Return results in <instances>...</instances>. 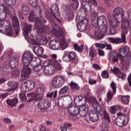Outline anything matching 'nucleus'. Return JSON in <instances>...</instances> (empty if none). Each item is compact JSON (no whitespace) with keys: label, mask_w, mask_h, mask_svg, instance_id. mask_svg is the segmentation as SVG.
Returning a JSON list of instances; mask_svg holds the SVG:
<instances>
[{"label":"nucleus","mask_w":131,"mask_h":131,"mask_svg":"<svg viewBox=\"0 0 131 131\" xmlns=\"http://www.w3.org/2000/svg\"><path fill=\"white\" fill-rule=\"evenodd\" d=\"M10 12L8 7H6L5 4H0V32H3V26L5 25V32L8 36H12L13 31H12V26L11 23L8 20H5L7 18V15Z\"/></svg>","instance_id":"1"},{"label":"nucleus","mask_w":131,"mask_h":131,"mask_svg":"<svg viewBox=\"0 0 131 131\" xmlns=\"http://www.w3.org/2000/svg\"><path fill=\"white\" fill-rule=\"evenodd\" d=\"M91 24L94 28H97L100 26L107 25V18L104 15L98 16V13L95 11H92L90 15Z\"/></svg>","instance_id":"2"},{"label":"nucleus","mask_w":131,"mask_h":131,"mask_svg":"<svg viewBox=\"0 0 131 131\" xmlns=\"http://www.w3.org/2000/svg\"><path fill=\"white\" fill-rule=\"evenodd\" d=\"M84 14V10L81 9L79 10L77 13V16L76 17V20L77 22L80 23L79 25L77 26V28L80 30V31H84L85 30V28L86 25L89 24V21L87 18H85V16H82Z\"/></svg>","instance_id":"3"},{"label":"nucleus","mask_w":131,"mask_h":131,"mask_svg":"<svg viewBox=\"0 0 131 131\" xmlns=\"http://www.w3.org/2000/svg\"><path fill=\"white\" fill-rule=\"evenodd\" d=\"M68 113L70 115H78L80 114L81 116H85L88 111H89V107L86 105H83L80 108H78L77 106L73 105L68 108Z\"/></svg>","instance_id":"4"},{"label":"nucleus","mask_w":131,"mask_h":131,"mask_svg":"<svg viewBox=\"0 0 131 131\" xmlns=\"http://www.w3.org/2000/svg\"><path fill=\"white\" fill-rule=\"evenodd\" d=\"M42 14V10H41V7L38 6L37 8H35L34 10H32L29 16V22H35V24L36 22H39L41 21L42 18H40V20L39 17H37L38 14L41 15Z\"/></svg>","instance_id":"5"},{"label":"nucleus","mask_w":131,"mask_h":131,"mask_svg":"<svg viewBox=\"0 0 131 131\" xmlns=\"http://www.w3.org/2000/svg\"><path fill=\"white\" fill-rule=\"evenodd\" d=\"M43 93H45L43 88L39 87L36 89V92L28 93L27 94L28 102H32L33 99L43 98Z\"/></svg>","instance_id":"6"},{"label":"nucleus","mask_w":131,"mask_h":131,"mask_svg":"<svg viewBox=\"0 0 131 131\" xmlns=\"http://www.w3.org/2000/svg\"><path fill=\"white\" fill-rule=\"evenodd\" d=\"M23 68L21 70L20 81H25L30 77L31 68L29 63H23Z\"/></svg>","instance_id":"7"},{"label":"nucleus","mask_w":131,"mask_h":131,"mask_svg":"<svg viewBox=\"0 0 131 131\" xmlns=\"http://www.w3.org/2000/svg\"><path fill=\"white\" fill-rule=\"evenodd\" d=\"M94 6V7H97L98 6V2L96 0H82V5L83 7L80 8L79 11H80L81 9L84 10V12L82 14V16H84L85 17V12H90L91 9H92V4Z\"/></svg>","instance_id":"8"},{"label":"nucleus","mask_w":131,"mask_h":131,"mask_svg":"<svg viewBox=\"0 0 131 131\" xmlns=\"http://www.w3.org/2000/svg\"><path fill=\"white\" fill-rule=\"evenodd\" d=\"M33 101L36 102L38 108L40 110H46L51 106V102L45 99V98L40 97V98H34Z\"/></svg>","instance_id":"9"},{"label":"nucleus","mask_w":131,"mask_h":131,"mask_svg":"<svg viewBox=\"0 0 131 131\" xmlns=\"http://www.w3.org/2000/svg\"><path fill=\"white\" fill-rule=\"evenodd\" d=\"M51 83L54 89H60L65 83V78L60 75L56 76L52 79Z\"/></svg>","instance_id":"10"},{"label":"nucleus","mask_w":131,"mask_h":131,"mask_svg":"<svg viewBox=\"0 0 131 131\" xmlns=\"http://www.w3.org/2000/svg\"><path fill=\"white\" fill-rule=\"evenodd\" d=\"M99 114L101 116H103L104 119H105L106 122V123L105 122H102L101 131H107L109 129V125H108V123L110 122V117L108 115V113H107L106 110H101L99 112Z\"/></svg>","instance_id":"11"},{"label":"nucleus","mask_w":131,"mask_h":131,"mask_svg":"<svg viewBox=\"0 0 131 131\" xmlns=\"http://www.w3.org/2000/svg\"><path fill=\"white\" fill-rule=\"evenodd\" d=\"M35 86L34 82L32 80H27L23 83L20 86V91L22 93H26L33 90Z\"/></svg>","instance_id":"12"},{"label":"nucleus","mask_w":131,"mask_h":131,"mask_svg":"<svg viewBox=\"0 0 131 131\" xmlns=\"http://www.w3.org/2000/svg\"><path fill=\"white\" fill-rule=\"evenodd\" d=\"M130 50L128 46L125 47H121L119 49V52L118 54V58H119L120 61L123 63L125 61V57L129 54Z\"/></svg>","instance_id":"13"},{"label":"nucleus","mask_w":131,"mask_h":131,"mask_svg":"<svg viewBox=\"0 0 131 131\" xmlns=\"http://www.w3.org/2000/svg\"><path fill=\"white\" fill-rule=\"evenodd\" d=\"M131 20L125 18L123 20H122V25L121 28L123 29L122 31L121 34L124 35V37L126 38V34H127L128 32V28H129L130 24H131Z\"/></svg>","instance_id":"14"},{"label":"nucleus","mask_w":131,"mask_h":131,"mask_svg":"<svg viewBox=\"0 0 131 131\" xmlns=\"http://www.w3.org/2000/svg\"><path fill=\"white\" fill-rule=\"evenodd\" d=\"M35 28H36L37 32L39 34L50 31V27L48 26L43 25V24L41 23L40 21L35 23Z\"/></svg>","instance_id":"15"},{"label":"nucleus","mask_w":131,"mask_h":131,"mask_svg":"<svg viewBox=\"0 0 131 131\" xmlns=\"http://www.w3.org/2000/svg\"><path fill=\"white\" fill-rule=\"evenodd\" d=\"M76 58V53L74 52H69L66 51L64 52V55L62 57V60L64 62L69 63L71 61L75 60Z\"/></svg>","instance_id":"16"},{"label":"nucleus","mask_w":131,"mask_h":131,"mask_svg":"<svg viewBox=\"0 0 131 131\" xmlns=\"http://www.w3.org/2000/svg\"><path fill=\"white\" fill-rule=\"evenodd\" d=\"M22 25L24 26L23 28V34L25 38H29V35H32L30 33V31H31V30L32 29V25L28 24L26 23H23Z\"/></svg>","instance_id":"17"},{"label":"nucleus","mask_w":131,"mask_h":131,"mask_svg":"<svg viewBox=\"0 0 131 131\" xmlns=\"http://www.w3.org/2000/svg\"><path fill=\"white\" fill-rule=\"evenodd\" d=\"M113 16L115 19H120L124 17V11L121 7H116L113 10Z\"/></svg>","instance_id":"18"},{"label":"nucleus","mask_w":131,"mask_h":131,"mask_svg":"<svg viewBox=\"0 0 131 131\" xmlns=\"http://www.w3.org/2000/svg\"><path fill=\"white\" fill-rule=\"evenodd\" d=\"M121 38H108L107 39L111 43H115L116 45H119L120 43H126V38L124 37V35L123 34H121Z\"/></svg>","instance_id":"19"},{"label":"nucleus","mask_w":131,"mask_h":131,"mask_svg":"<svg viewBox=\"0 0 131 131\" xmlns=\"http://www.w3.org/2000/svg\"><path fill=\"white\" fill-rule=\"evenodd\" d=\"M33 54L30 51L26 52L23 57V64H29L30 61L33 59Z\"/></svg>","instance_id":"20"},{"label":"nucleus","mask_w":131,"mask_h":131,"mask_svg":"<svg viewBox=\"0 0 131 131\" xmlns=\"http://www.w3.org/2000/svg\"><path fill=\"white\" fill-rule=\"evenodd\" d=\"M12 25L15 34L18 35L19 32L20 31V24L19 23V19L16 16H13L12 18Z\"/></svg>","instance_id":"21"},{"label":"nucleus","mask_w":131,"mask_h":131,"mask_svg":"<svg viewBox=\"0 0 131 131\" xmlns=\"http://www.w3.org/2000/svg\"><path fill=\"white\" fill-rule=\"evenodd\" d=\"M108 29V27L107 25H101L100 27H98V30L99 32H101L102 34L104 35L105 33H107V34H111V35H114V33L112 32V30L109 29V31H107Z\"/></svg>","instance_id":"22"},{"label":"nucleus","mask_w":131,"mask_h":131,"mask_svg":"<svg viewBox=\"0 0 131 131\" xmlns=\"http://www.w3.org/2000/svg\"><path fill=\"white\" fill-rule=\"evenodd\" d=\"M108 59L110 62L113 63H116V62H118V55L117 53L115 51H111L108 56Z\"/></svg>","instance_id":"23"},{"label":"nucleus","mask_w":131,"mask_h":131,"mask_svg":"<svg viewBox=\"0 0 131 131\" xmlns=\"http://www.w3.org/2000/svg\"><path fill=\"white\" fill-rule=\"evenodd\" d=\"M50 49L53 50H59L60 49V42L56 39H53L49 42Z\"/></svg>","instance_id":"24"},{"label":"nucleus","mask_w":131,"mask_h":131,"mask_svg":"<svg viewBox=\"0 0 131 131\" xmlns=\"http://www.w3.org/2000/svg\"><path fill=\"white\" fill-rule=\"evenodd\" d=\"M111 71L113 72L114 74H115L116 76L117 77H118L119 78H121L122 79H124L125 78V77L124 76V74L123 73H121L120 71V70H119V68L115 67L114 69H111Z\"/></svg>","instance_id":"25"},{"label":"nucleus","mask_w":131,"mask_h":131,"mask_svg":"<svg viewBox=\"0 0 131 131\" xmlns=\"http://www.w3.org/2000/svg\"><path fill=\"white\" fill-rule=\"evenodd\" d=\"M18 98H14L13 99H8L6 100V104L8 106L10 107H16L17 106V103H18Z\"/></svg>","instance_id":"26"},{"label":"nucleus","mask_w":131,"mask_h":131,"mask_svg":"<svg viewBox=\"0 0 131 131\" xmlns=\"http://www.w3.org/2000/svg\"><path fill=\"white\" fill-rule=\"evenodd\" d=\"M115 122L116 124L118 125V126H123L124 124H125V118L124 116L119 117L115 120Z\"/></svg>","instance_id":"27"},{"label":"nucleus","mask_w":131,"mask_h":131,"mask_svg":"<svg viewBox=\"0 0 131 131\" xmlns=\"http://www.w3.org/2000/svg\"><path fill=\"white\" fill-rule=\"evenodd\" d=\"M89 118L92 122H96L99 120V115L95 111L89 113Z\"/></svg>","instance_id":"28"},{"label":"nucleus","mask_w":131,"mask_h":131,"mask_svg":"<svg viewBox=\"0 0 131 131\" xmlns=\"http://www.w3.org/2000/svg\"><path fill=\"white\" fill-rule=\"evenodd\" d=\"M54 66L50 64L45 67L43 70V72L46 75H51L53 73H55L54 72Z\"/></svg>","instance_id":"29"},{"label":"nucleus","mask_w":131,"mask_h":131,"mask_svg":"<svg viewBox=\"0 0 131 131\" xmlns=\"http://www.w3.org/2000/svg\"><path fill=\"white\" fill-rule=\"evenodd\" d=\"M51 13L53 16H57L60 17V13H59V8H58V5L56 4L51 5Z\"/></svg>","instance_id":"30"},{"label":"nucleus","mask_w":131,"mask_h":131,"mask_svg":"<svg viewBox=\"0 0 131 131\" xmlns=\"http://www.w3.org/2000/svg\"><path fill=\"white\" fill-rule=\"evenodd\" d=\"M18 62H19V57L14 56L12 57L9 62L10 67L12 69L16 68L18 66Z\"/></svg>","instance_id":"31"},{"label":"nucleus","mask_w":131,"mask_h":131,"mask_svg":"<svg viewBox=\"0 0 131 131\" xmlns=\"http://www.w3.org/2000/svg\"><path fill=\"white\" fill-rule=\"evenodd\" d=\"M28 41L29 43H31L33 45H39L38 38H37V35L35 36V39L33 38V36L32 35H30L29 36V38H27Z\"/></svg>","instance_id":"32"},{"label":"nucleus","mask_w":131,"mask_h":131,"mask_svg":"<svg viewBox=\"0 0 131 131\" xmlns=\"http://www.w3.org/2000/svg\"><path fill=\"white\" fill-rule=\"evenodd\" d=\"M7 85H8L9 88H10L6 90L7 92H13L18 88V85L16 83H14L13 81H9L7 83Z\"/></svg>","instance_id":"33"},{"label":"nucleus","mask_w":131,"mask_h":131,"mask_svg":"<svg viewBox=\"0 0 131 131\" xmlns=\"http://www.w3.org/2000/svg\"><path fill=\"white\" fill-rule=\"evenodd\" d=\"M63 16L64 18L67 20H68V21H71V20H72L74 17L73 15V12L69 10H67L65 13L63 14Z\"/></svg>","instance_id":"34"},{"label":"nucleus","mask_w":131,"mask_h":131,"mask_svg":"<svg viewBox=\"0 0 131 131\" xmlns=\"http://www.w3.org/2000/svg\"><path fill=\"white\" fill-rule=\"evenodd\" d=\"M33 51L37 56H41L43 54V48L41 47H34Z\"/></svg>","instance_id":"35"},{"label":"nucleus","mask_w":131,"mask_h":131,"mask_svg":"<svg viewBox=\"0 0 131 131\" xmlns=\"http://www.w3.org/2000/svg\"><path fill=\"white\" fill-rule=\"evenodd\" d=\"M37 38L38 39L39 45H47L49 41L47 37H42L40 35H37Z\"/></svg>","instance_id":"36"},{"label":"nucleus","mask_w":131,"mask_h":131,"mask_svg":"<svg viewBox=\"0 0 131 131\" xmlns=\"http://www.w3.org/2000/svg\"><path fill=\"white\" fill-rule=\"evenodd\" d=\"M108 19L110 21L111 25L114 28H116L117 26H118V22H120V19H117V18H115V19H111L110 17L108 16Z\"/></svg>","instance_id":"37"},{"label":"nucleus","mask_w":131,"mask_h":131,"mask_svg":"<svg viewBox=\"0 0 131 131\" xmlns=\"http://www.w3.org/2000/svg\"><path fill=\"white\" fill-rule=\"evenodd\" d=\"M52 32L56 36H58V37H61V36H63V30L62 28H59V31L56 29V28H53L52 29Z\"/></svg>","instance_id":"38"},{"label":"nucleus","mask_w":131,"mask_h":131,"mask_svg":"<svg viewBox=\"0 0 131 131\" xmlns=\"http://www.w3.org/2000/svg\"><path fill=\"white\" fill-rule=\"evenodd\" d=\"M9 74V70L6 67H0V75L6 76Z\"/></svg>","instance_id":"39"},{"label":"nucleus","mask_w":131,"mask_h":131,"mask_svg":"<svg viewBox=\"0 0 131 131\" xmlns=\"http://www.w3.org/2000/svg\"><path fill=\"white\" fill-rule=\"evenodd\" d=\"M98 54L97 53V50L95 49V47H91L89 50V56L91 58H95Z\"/></svg>","instance_id":"40"},{"label":"nucleus","mask_w":131,"mask_h":131,"mask_svg":"<svg viewBox=\"0 0 131 131\" xmlns=\"http://www.w3.org/2000/svg\"><path fill=\"white\" fill-rule=\"evenodd\" d=\"M94 35L95 36V38L97 39H102L104 38V35L102 33L98 31H95L94 32Z\"/></svg>","instance_id":"41"},{"label":"nucleus","mask_w":131,"mask_h":131,"mask_svg":"<svg viewBox=\"0 0 131 131\" xmlns=\"http://www.w3.org/2000/svg\"><path fill=\"white\" fill-rule=\"evenodd\" d=\"M66 98H59L57 101V104L59 107H63V106H66Z\"/></svg>","instance_id":"42"},{"label":"nucleus","mask_w":131,"mask_h":131,"mask_svg":"<svg viewBox=\"0 0 131 131\" xmlns=\"http://www.w3.org/2000/svg\"><path fill=\"white\" fill-rule=\"evenodd\" d=\"M73 47H74L75 51H77L79 53H82V52L83 51V45L78 46V45L76 43V44H74Z\"/></svg>","instance_id":"43"},{"label":"nucleus","mask_w":131,"mask_h":131,"mask_svg":"<svg viewBox=\"0 0 131 131\" xmlns=\"http://www.w3.org/2000/svg\"><path fill=\"white\" fill-rule=\"evenodd\" d=\"M129 96H122L121 98V102L123 103V104H128L129 102Z\"/></svg>","instance_id":"44"},{"label":"nucleus","mask_w":131,"mask_h":131,"mask_svg":"<svg viewBox=\"0 0 131 131\" xmlns=\"http://www.w3.org/2000/svg\"><path fill=\"white\" fill-rule=\"evenodd\" d=\"M29 8H28V6H27V5H24L21 7V12L25 15H28V14L29 13Z\"/></svg>","instance_id":"45"},{"label":"nucleus","mask_w":131,"mask_h":131,"mask_svg":"<svg viewBox=\"0 0 131 131\" xmlns=\"http://www.w3.org/2000/svg\"><path fill=\"white\" fill-rule=\"evenodd\" d=\"M29 3L31 7L33 8H37V4H38V0H29Z\"/></svg>","instance_id":"46"},{"label":"nucleus","mask_w":131,"mask_h":131,"mask_svg":"<svg viewBox=\"0 0 131 131\" xmlns=\"http://www.w3.org/2000/svg\"><path fill=\"white\" fill-rule=\"evenodd\" d=\"M68 90H69V88L68 86H65L60 90L59 94L60 95H64V94H66L68 92Z\"/></svg>","instance_id":"47"},{"label":"nucleus","mask_w":131,"mask_h":131,"mask_svg":"<svg viewBox=\"0 0 131 131\" xmlns=\"http://www.w3.org/2000/svg\"><path fill=\"white\" fill-rule=\"evenodd\" d=\"M51 66H53L54 72L56 70H61V65L58 62H56L54 64H51Z\"/></svg>","instance_id":"48"},{"label":"nucleus","mask_w":131,"mask_h":131,"mask_svg":"<svg viewBox=\"0 0 131 131\" xmlns=\"http://www.w3.org/2000/svg\"><path fill=\"white\" fill-rule=\"evenodd\" d=\"M110 86L113 91V94H116V88H117V84L114 81H112L111 83Z\"/></svg>","instance_id":"49"},{"label":"nucleus","mask_w":131,"mask_h":131,"mask_svg":"<svg viewBox=\"0 0 131 131\" xmlns=\"http://www.w3.org/2000/svg\"><path fill=\"white\" fill-rule=\"evenodd\" d=\"M37 59L36 58H33L32 60L30 61V67H35V66H37Z\"/></svg>","instance_id":"50"},{"label":"nucleus","mask_w":131,"mask_h":131,"mask_svg":"<svg viewBox=\"0 0 131 131\" xmlns=\"http://www.w3.org/2000/svg\"><path fill=\"white\" fill-rule=\"evenodd\" d=\"M95 46L96 48H98L99 49H105V48H106V46H107V43H96L95 44Z\"/></svg>","instance_id":"51"},{"label":"nucleus","mask_w":131,"mask_h":131,"mask_svg":"<svg viewBox=\"0 0 131 131\" xmlns=\"http://www.w3.org/2000/svg\"><path fill=\"white\" fill-rule=\"evenodd\" d=\"M5 3L10 6H14L16 4V0H4Z\"/></svg>","instance_id":"52"},{"label":"nucleus","mask_w":131,"mask_h":131,"mask_svg":"<svg viewBox=\"0 0 131 131\" xmlns=\"http://www.w3.org/2000/svg\"><path fill=\"white\" fill-rule=\"evenodd\" d=\"M70 86L72 90H79V86H78L77 84L73 82H72L70 83Z\"/></svg>","instance_id":"53"},{"label":"nucleus","mask_w":131,"mask_h":131,"mask_svg":"<svg viewBox=\"0 0 131 131\" xmlns=\"http://www.w3.org/2000/svg\"><path fill=\"white\" fill-rule=\"evenodd\" d=\"M114 95H115V94H114L113 92L112 93L110 92L107 93L106 98L107 102H110L111 100H112V97H113Z\"/></svg>","instance_id":"54"},{"label":"nucleus","mask_w":131,"mask_h":131,"mask_svg":"<svg viewBox=\"0 0 131 131\" xmlns=\"http://www.w3.org/2000/svg\"><path fill=\"white\" fill-rule=\"evenodd\" d=\"M42 69V67L39 64L37 65L33 68V70L34 72H37L39 71V70H41Z\"/></svg>","instance_id":"55"},{"label":"nucleus","mask_w":131,"mask_h":131,"mask_svg":"<svg viewBox=\"0 0 131 131\" xmlns=\"http://www.w3.org/2000/svg\"><path fill=\"white\" fill-rule=\"evenodd\" d=\"M11 74L13 76H18V75H20V71L18 69H15L11 72Z\"/></svg>","instance_id":"56"},{"label":"nucleus","mask_w":131,"mask_h":131,"mask_svg":"<svg viewBox=\"0 0 131 131\" xmlns=\"http://www.w3.org/2000/svg\"><path fill=\"white\" fill-rule=\"evenodd\" d=\"M19 97L22 101H26V100H27V97H26L25 94L20 93L19 94Z\"/></svg>","instance_id":"57"},{"label":"nucleus","mask_w":131,"mask_h":131,"mask_svg":"<svg viewBox=\"0 0 131 131\" xmlns=\"http://www.w3.org/2000/svg\"><path fill=\"white\" fill-rule=\"evenodd\" d=\"M92 67L94 69H95V70H101V69H102V68L100 67V65L97 63L93 64Z\"/></svg>","instance_id":"58"},{"label":"nucleus","mask_w":131,"mask_h":131,"mask_svg":"<svg viewBox=\"0 0 131 131\" xmlns=\"http://www.w3.org/2000/svg\"><path fill=\"white\" fill-rule=\"evenodd\" d=\"M101 76L103 78H109V74L106 71L102 72Z\"/></svg>","instance_id":"59"},{"label":"nucleus","mask_w":131,"mask_h":131,"mask_svg":"<svg viewBox=\"0 0 131 131\" xmlns=\"http://www.w3.org/2000/svg\"><path fill=\"white\" fill-rule=\"evenodd\" d=\"M89 84H91V85H93V84H95L97 83V80H94L93 78H89Z\"/></svg>","instance_id":"60"},{"label":"nucleus","mask_w":131,"mask_h":131,"mask_svg":"<svg viewBox=\"0 0 131 131\" xmlns=\"http://www.w3.org/2000/svg\"><path fill=\"white\" fill-rule=\"evenodd\" d=\"M45 15L46 18H47L48 19H50V18L52 17V14H51V13H50V12H49L48 10H45Z\"/></svg>","instance_id":"61"},{"label":"nucleus","mask_w":131,"mask_h":131,"mask_svg":"<svg viewBox=\"0 0 131 131\" xmlns=\"http://www.w3.org/2000/svg\"><path fill=\"white\" fill-rule=\"evenodd\" d=\"M110 113L111 114H115L116 113V110L114 106H112L111 107Z\"/></svg>","instance_id":"62"},{"label":"nucleus","mask_w":131,"mask_h":131,"mask_svg":"<svg viewBox=\"0 0 131 131\" xmlns=\"http://www.w3.org/2000/svg\"><path fill=\"white\" fill-rule=\"evenodd\" d=\"M104 3L107 7H109L110 6H111V5H112V2L111 1V0H104Z\"/></svg>","instance_id":"63"},{"label":"nucleus","mask_w":131,"mask_h":131,"mask_svg":"<svg viewBox=\"0 0 131 131\" xmlns=\"http://www.w3.org/2000/svg\"><path fill=\"white\" fill-rule=\"evenodd\" d=\"M127 79H128V85L129 86H131V73H130L128 77H127Z\"/></svg>","instance_id":"64"}]
</instances>
